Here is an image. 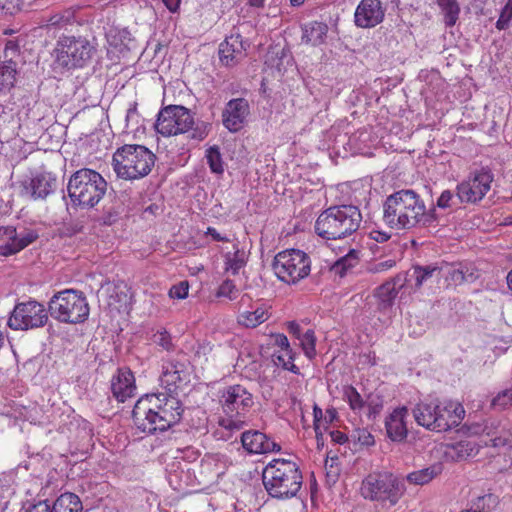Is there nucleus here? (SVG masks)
Instances as JSON below:
<instances>
[{
    "mask_svg": "<svg viewBox=\"0 0 512 512\" xmlns=\"http://www.w3.org/2000/svg\"><path fill=\"white\" fill-rule=\"evenodd\" d=\"M184 407L181 401L169 393L146 394L132 410L135 426L144 433L163 432L178 424Z\"/></svg>",
    "mask_w": 512,
    "mask_h": 512,
    "instance_id": "nucleus-1",
    "label": "nucleus"
},
{
    "mask_svg": "<svg viewBox=\"0 0 512 512\" xmlns=\"http://www.w3.org/2000/svg\"><path fill=\"white\" fill-rule=\"evenodd\" d=\"M437 219L436 209L433 207L427 210L424 200L412 189L394 192L383 204V221L392 229L427 227Z\"/></svg>",
    "mask_w": 512,
    "mask_h": 512,
    "instance_id": "nucleus-2",
    "label": "nucleus"
},
{
    "mask_svg": "<svg viewBox=\"0 0 512 512\" xmlns=\"http://www.w3.org/2000/svg\"><path fill=\"white\" fill-rule=\"evenodd\" d=\"M362 214L354 205L331 206L322 211L315 222L316 234L325 240H343L360 228Z\"/></svg>",
    "mask_w": 512,
    "mask_h": 512,
    "instance_id": "nucleus-3",
    "label": "nucleus"
},
{
    "mask_svg": "<svg viewBox=\"0 0 512 512\" xmlns=\"http://www.w3.org/2000/svg\"><path fill=\"white\" fill-rule=\"evenodd\" d=\"M262 480L268 495L279 500L296 497L303 484L299 466L286 459L270 461L263 470Z\"/></svg>",
    "mask_w": 512,
    "mask_h": 512,
    "instance_id": "nucleus-4",
    "label": "nucleus"
},
{
    "mask_svg": "<svg viewBox=\"0 0 512 512\" xmlns=\"http://www.w3.org/2000/svg\"><path fill=\"white\" fill-rule=\"evenodd\" d=\"M155 160V154L147 147L126 144L114 152L112 167L119 178L132 181L147 176L154 167Z\"/></svg>",
    "mask_w": 512,
    "mask_h": 512,
    "instance_id": "nucleus-5",
    "label": "nucleus"
},
{
    "mask_svg": "<svg viewBox=\"0 0 512 512\" xmlns=\"http://www.w3.org/2000/svg\"><path fill=\"white\" fill-rule=\"evenodd\" d=\"M360 493L366 500L395 506L406 493L405 480L390 471H375L362 480Z\"/></svg>",
    "mask_w": 512,
    "mask_h": 512,
    "instance_id": "nucleus-6",
    "label": "nucleus"
},
{
    "mask_svg": "<svg viewBox=\"0 0 512 512\" xmlns=\"http://www.w3.org/2000/svg\"><path fill=\"white\" fill-rule=\"evenodd\" d=\"M155 129L166 137L190 131V138L203 140L208 135L209 124L195 122L191 111L184 106L170 105L158 113Z\"/></svg>",
    "mask_w": 512,
    "mask_h": 512,
    "instance_id": "nucleus-7",
    "label": "nucleus"
},
{
    "mask_svg": "<svg viewBox=\"0 0 512 512\" xmlns=\"http://www.w3.org/2000/svg\"><path fill=\"white\" fill-rule=\"evenodd\" d=\"M67 191L73 205L92 208L105 195L107 182L97 171L82 168L71 175Z\"/></svg>",
    "mask_w": 512,
    "mask_h": 512,
    "instance_id": "nucleus-8",
    "label": "nucleus"
},
{
    "mask_svg": "<svg viewBox=\"0 0 512 512\" xmlns=\"http://www.w3.org/2000/svg\"><path fill=\"white\" fill-rule=\"evenodd\" d=\"M89 305L81 291L65 289L54 294L48 302L50 316L67 324H79L87 320Z\"/></svg>",
    "mask_w": 512,
    "mask_h": 512,
    "instance_id": "nucleus-9",
    "label": "nucleus"
},
{
    "mask_svg": "<svg viewBox=\"0 0 512 512\" xmlns=\"http://www.w3.org/2000/svg\"><path fill=\"white\" fill-rule=\"evenodd\" d=\"M96 51V46L85 37L63 35L54 49L55 64L67 70L83 68L90 63Z\"/></svg>",
    "mask_w": 512,
    "mask_h": 512,
    "instance_id": "nucleus-10",
    "label": "nucleus"
},
{
    "mask_svg": "<svg viewBox=\"0 0 512 512\" xmlns=\"http://www.w3.org/2000/svg\"><path fill=\"white\" fill-rule=\"evenodd\" d=\"M272 269L277 278L286 284H296L310 273L309 256L298 249L279 252L273 260Z\"/></svg>",
    "mask_w": 512,
    "mask_h": 512,
    "instance_id": "nucleus-11",
    "label": "nucleus"
},
{
    "mask_svg": "<svg viewBox=\"0 0 512 512\" xmlns=\"http://www.w3.org/2000/svg\"><path fill=\"white\" fill-rule=\"evenodd\" d=\"M48 321V312L41 303L30 300L18 303L9 319L8 325L13 330H29L43 327Z\"/></svg>",
    "mask_w": 512,
    "mask_h": 512,
    "instance_id": "nucleus-12",
    "label": "nucleus"
},
{
    "mask_svg": "<svg viewBox=\"0 0 512 512\" xmlns=\"http://www.w3.org/2000/svg\"><path fill=\"white\" fill-rule=\"evenodd\" d=\"M219 402L226 416H245L254 404L252 394L242 385H230L220 391Z\"/></svg>",
    "mask_w": 512,
    "mask_h": 512,
    "instance_id": "nucleus-13",
    "label": "nucleus"
},
{
    "mask_svg": "<svg viewBox=\"0 0 512 512\" xmlns=\"http://www.w3.org/2000/svg\"><path fill=\"white\" fill-rule=\"evenodd\" d=\"M493 174L486 169L471 173L470 176L457 184L456 190L464 204H475L481 201L490 190Z\"/></svg>",
    "mask_w": 512,
    "mask_h": 512,
    "instance_id": "nucleus-14",
    "label": "nucleus"
},
{
    "mask_svg": "<svg viewBox=\"0 0 512 512\" xmlns=\"http://www.w3.org/2000/svg\"><path fill=\"white\" fill-rule=\"evenodd\" d=\"M37 231L23 229L17 232L13 226H0V254L3 256L14 255L38 239Z\"/></svg>",
    "mask_w": 512,
    "mask_h": 512,
    "instance_id": "nucleus-15",
    "label": "nucleus"
},
{
    "mask_svg": "<svg viewBox=\"0 0 512 512\" xmlns=\"http://www.w3.org/2000/svg\"><path fill=\"white\" fill-rule=\"evenodd\" d=\"M250 113V106L245 98L229 100L222 111V123L232 133L240 131Z\"/></svg>",
    "mask_w": 512,
    "mask_h": 512,
    "instance_id": "nucleus-16",
    "label": "nucleus"
},
{
    "mask_svg": "<svg viewBox=\"0 0 512 512\" xmlns=\"http://www.w3.org/2000/svg\"><path fill=\"white\" fill-rule=\"evenodd\" d=\"M384 16L380 0H361L355 10L354 22L360 28H373L383 21Z\"/></svg>",
    "mask_w": 512,
    "mask_h": 512,
    "instance_id": "nucleus-17",
    "label": "nucleus"
},
{
    "mask_svg": "<svg viewBox=\"0 0 512 512\" xmlns=\"http://www.w3.org/2000/svg\"><path fill=\"white\" fill-rule=\"evenodd\" d=\"M243 448L250 454L278 452L281 446L259 430H248L241 434Z\"/></svg>",
    "mask_w": 512,
    "mask_h": 512,
    "instance_id": "nucleus-18",
    "label": "nucleus"
},
{
    "mask_svg": "<svg viewBox=\"0 0 512 512\" xmlns=\"http://www.w3.org/2000/svg\"><path fill=\"white\" fill-rule=\"evenodd\" d=\"M437 432L448 431L457 427L465 416V410L461 403L456 401L438 402Z\"/></svg>",
    "mask_w": 512,
    "mask_h": 512,
    "instance_id": "nucleus-19",
    "label": "nucleus"
},
{
    "mask_svg": "<svg viewBox=\"0 0 512 512\" xmlns=\"http://www.w3.org/2000/svg\"><path fill=\"white\" fill-rule=\"evenodd\" d=\"M160 380L169 394L174 392L181 384H185L189 381L187 366L176 360L165 361L162 364Z\"/></svg>",
    "mask_w": 512,
    "mask_h": 512,
    "instance_id": "nucleus-20",
    "label": "nucleus"
},
{
    "mask_svg": "<svg viewBox=\"0 0 512 512\" xmlns=\"http://www.w3.org/2000/svg\"><path fill=\"white\" fill-rule=\"evenodd\" d=\"M248 44L241 35H231L219 47V58L225 66H234L245 56Z\"/></svg>",
    "mask_w": 512,
    "mask_h": 512,
    "instance_id": "nucleus-21",
    "label": "nucleus"
},
{
    "mask_svg": "<svg viewBox=\"0 0 512 512\" xmlns=\"http://www.w3.org/2000/svg\"><path fill=\"white\" fill-rule=\"evenodd\" d=\"M111 390L119 402H124L127 398L134 396L136 386L132 371L126 367L119 368L112 377Z\"/></svg>",
    "mask_w": 512,
    "mask_h": 512,
    "instance_id": "nucleus-22",
    "label": "nucleus"
},
{
    "mask_svg": "<svg viewBox=\"0 0 512 512\" xmlns=\"http://www.w3.org/2000/svg\"><path fill=\"white\" fill-rule=\"evenodd\" d=\"M408 415V409L403 406L393 410L385 420L387 436L394 442H402L408 435V428L405 418Z\"/></svg>",
    "mask_w": 512,
    "mask_h": 512,
    "instance_id": "nucleus-23",
    "label": "nucleus"
},
{
    "mask_svg": "<svg viewBox=\"0 0 512 512\" xmlns=\"http://www.w3.org/2000/svg\"><path fill=\"white\" fill-rule=\"evenodd\" d=\"M412 414L419 426L437 432L438 402H420L414 406Z\"/></svg>",
    "mask_w": 512,
    "mask_h": 512,
    "instance_id": "nucleus-24",
    "label": "nucleus"
},
{
    "mask_svg": "<svg viewBox=\"0 0 512 512\" xmlns=\"http://www.w3.org/2000/svg\"><path fill=\"white\" fill-rule=\"evenodd\" d=\"M56 188V178L49 173H40L30 180L29 189L34 200L45 199Z\"/></svg>",
    "mask_w": 512,
    "mask_h": 512,
    "instance_id": "nucleus-25",
    "label": "nucleus"
},
{
    "mask_svg": "<svg viewBox=\"0 0 512 512\" xmlns=\"http://www.w3.org/2000/svg\"><path fill=\"white\" fill-rule=\"evenodd\" d=\"M449 284L460 285L464 282H471L474 280L473 272L463 264H449L444 263L441 265V275Z\"/></svg>",
    "mask_w": 512,
    "mask_h": 512,
    "instance_id": "nucleus-26",
    "label": "nucleus"
},
{
    "mask_svg": "<svg viewBox=\"0 0 512 512\" xmlns=\"http://www.w3.org/2000/svg\"><path fill=\"white\" fill-rule=\"evenodd\" d=\"M303 43L318 46L324 43L328 32L327 24L318 21H312L301 26Z\"/></svg>",
    "mask_w": 512,
    "mask_h": 512,
    "instance_id": "nucleus-27",
    "label": "nucleus"
},
{
    "mask_svg": "<svg viewBox=\"0 0 512 512\" xmlns=\"http://www.w3.org/2000/svg\"><path fill=\"white\" fill-rule=\"evenodd\" d=\"M403 286V279L397 276L390 281L385 282L377 289L380 309H387L392 306L398 290Z\"/></svg>",
    "mask_w": 512,
    "mask_h": 512,
    "instance_id": "nucleus-28",
    "label": "nucleus"
},
{
    "mask_svg": "<svg viewBox=\"0 0 512 512\" xmlns=\"http://www.w3.org/2000/svg\"><path fill=\"white\" fill-rule=\"evenodd\" d=\"M233 248V252H227L224 255L225 270L231 272L232 275H237L239 271L246 266L248 254L236 244Z\"/></svg>",
    "mask_w": 512,
    "mask_h": 512,
    "instance_id": "nucleus-29",
    "label": "nucleus"
},
{
    "mask_svg": "<svg viewBox=\"0 0 512 512\" xmlns=\"http://www.w3.org/2000/svg\"><path fill=\"white\" fill-rule=\"evenodd\" d=\"M53 512H83L80 498L70 492L61 494L53 503Z\"/></svg>",
    "mask_w": 512,
    "mask_h": 512,
    "instance_id": "nucleus-30",
    "label": "nucleus"
},
{
    "mask_svg": "<svg viewBox=\"0 0 512 512\" xmlns=\"http://www.w3.org/2000/svg\"><path fill=\"white\" fill-rule=\"evenodd\" d=\"M442 472V465L440 463L433 464L429 467L413 471L406 476V480L410 484L425 485L440 475Z\"/></svg>",
    "mask_w": 512,
    "mask_h": 512,
    "instance_id": "nucleus-31",
    "label": "nucleus"
},
{
    "mask_svg": "<svg viewBox=\"0 0 512 512\" xmlns=\"http://www.w3.org/2000/svg\"><path fill=\"white\" fill-rule=\"evenodd\" d=\"M441 265L430 264L425 266H414L409 275L415 281V287L420 288L424 283L430 281L433 277H440Z\"/></svg>",
    "mask_w": 512,
    "mask_h": 512,
    "instance_id": "nucleus-32",
    "label": "nucleus"
},
{
    "mask_svg": "<svg viewBox=\"0 0 512 512\" xmlns=\"http://www.w3.org/2000/svg\"><path fill=\"white\" fill-rule=\"evenodd\" d=\"M443 15L446 27H453L460 14V6L457 0H436Z\"/></svg>",
    "mask_w": 512,
    "mask_h": 512,
    "instance_id": "nucleus-33",
    "label": "nucleus"
},
{
    "mask_svg": "<svg viewBox=\"0 0 512 512\" xmlns=\"http://www.w3.org/2000/svg\"><path fill=\"white\" fill-rule=\"evenodd\" d=\"M268 318V311L263 307H258L254 311H245L241 313L238 318V322L247 328H255L264 323Z\"/></svg>",
    "mask_w": 512,
    "mask_h": 512,
    "instance_id": "nucleus-34",
    "label": "nucleus"
},
{
    "mask_svg": "<svg viewBox=\"0 0 512 512\" xmlns=\"http://www.w3.org/2000/svg\"><path fill=\"white\" fill-rule=\"evenodd\" d=\"M358 261V252L355 249H350L345 256L339 258L332 265L331 270L335 275L343 277L349 269L354 268L358 264Z\"/></svg>",
    "mask_w": 512,
    "mask_h": 512,
    "instance_id": "nucleus-35",
    "label": "nucleus"
},
{
    "mask_svg": "<svg viewBox=\"0 0 512 512\" xmlns=\"http://www.w3.org/2000/svg\"><path fill=\"white\" fill-rule=\"evenodd\" d=\"M16 73L15 62H0V92L13 87L16 80Z\"/></svg>",
    "mask_w": 512,
    "mask_h": 512,
    "instance_id": "nucleus-36",
    "label": "nucleus"
},
{
    "mask_svg": "<svg viewBox=\"0 0 512 512\" xmlns=\"http://www.w3.org/2000/svg\"><path fill=\"white\" fill-rule=\"evenodd\" d=\"M75 22V10L72 8L65 9L58 13H55L47 20V28H64L67 25H71Z\"/></svg>",
    "mask_w": 512,
    "mask_h": 512,
    "instance_id": "nucleus-37",
    "label": "nucleus"
},
{
    "mask_svg": "<svg viewBox=\"0 0 512 512\" xmlns=\"http://www.w3.org/2000/svg\"><path fill=\"white\" fill-rule=\"evenodd\" d=\"M343 397L354 412L360 413L366 407V401L362 398L356 388L351 385L344 386Z\"/></svg>",
    "mask_w": 512,
    "mask_h": 512,
    "instance_id": "nucleus-38",
    "label": "nucleus"
},
{
    "mask_svg": "<svg viewBox=\"0 0 512 512\" xmlns=\"http://www.w3.org/2000/svg\"><path fill=\"white\" fill-rule=\"evenodd\" d=\"M463 203L459 197V192L454 193L451 190H444L437 199L436 206L440 209H456Z\"/></svg>",
    "mask_w": 512,
    "mask_h": 512,
    "instance_id": "nucleus-39",
    "label": "nucleus"
},
{
    "mask_svg": "<svg viewBox=\"0 0 512 512\" xmlns=\"http://www.w3.org/2000/svg\"><path fill=\"white\" fill-rule=\"evenodd\" d=\"M274 362L283 369L293 372L294 374L299 373V368L293 363L294 355L292 349L279 350L275 352Z\"/></svg>",
    "mask_w": 512,
    "mask_h": 512,
    "instance_id": "nucleus-40",
    "label": "nucleus"
},
{
    "mask_svg": "<svg viewBox=\"0 0 512 512\" xmlns=\"http://www.w3.org/2000/svg\"><path fill=\"white\" fill-rule=\"evenodd\" d=\"M207 163L210 167V170L215 174H222L224 172L223 160L220 153V150L217 146L209 147L206 150Z\"/></svg>",
    "mask_w": 512,
    "mask_h": 512,
    "instance_id": "nucleus-41",
    "label": "nucleus"
},
{
    "mask_svg": "<svg viewBox=\"0 0 512 512\" xmlns=\"http://www.w3.org/2000/svg\"><path fill=\"white\" fill-rule=\"evenodd\" d=\"M300 345L304 351V354L309 358L313 359L316 355V337L313 330L309 329L301 335L299 338Z\"/></svg>",
    "mask_w": 512,
    "mask_h": 512,
    "instance_id": "nucleus-42",
    "label": "nucleus"
},
{
    "mask_svg": "<svg viewBox=\"0 0 512 512\" xmlns=\"http://www.w3.org/2000/svg\"><path fill=\"white\" fill-rule=\"evenodd\" d=\"M512 403V388L506 389L497 394L492 401L491 407L496 410H503L509 407Z\"/></svg>",
    "mask_w": 512,
    "mask_h": 512,
    "instance_id": "nucleus-43",
    "label": "nucleus"
},
{
    "mask_svg": "<svg viewBox=\"0 0 512 512\" xmlns=\"http://www.w3.org/2000/svg\"><path fill=\"white\" fill-rule=\"evenodd\" d=\"M495 501L496 498L492 494L483 495L477 498L470 509L460 512H485V509L489 508L490 504L495 503Z\"/></svg>",
    "mask_w": 512,
    "mask_h": 512,
    "instance_id": "nucleus-44",
    "label": "nucleus"
},
{
    "mask_svg": "<svg viewBox=\"0 0 512 512\" xmlns=\"http://www.w3.org/2000/svg\"><path fill=\"white\" fill-rule=\"evenodd\" d=\"M244 416H227L225 418H221L219 420V425L223 427L226 430L233 431V430H240L243 428L245 421Z\"/></svg>",
    "mask_w": 512,
    "mask_h": 512,
    "instance_id": "nucleus-45",
    "label": "nucleus"
},
{
    "mask_svg": "<svg viewBox=\"0 0 512 512\" xmlns=\"http://www.w3.org/2000/svg\"><path fill=\"white\" fill-rule=\"evenodd\" d=\"M189 291L188 281H181L178 284L173 285L169 290V297L172 299L182 300L187 298Z\"/></svg>",
    "mask_w": 512,
    "mask_h": 512,
    "instance_id": "nucleus-46",
    "label": "nucleus"
},
{
    "mask_svg": "<svg viewBox=\"0 0 512 512\" xmlns=\"http://www.w3.org/2000/svg\"><path fill=\"white\" fill-rule=\"evenodd\" d=\"M453 451L456 454L457 459H464L472 455L474 451L473 445L468 441H460L452 446Z\"/></svg>",
    "mask_w": 512,
    "mask_h": 512,
    "instance_id": "nucleus-47",
    "label": "nucleus"
},
{
    "mask_svg": "<svg viewBox=\"0 0 512 512\" xmlns=\"http://www.w3.org/2000/svg\"><path fill=\"white\" fill-rule=\"evenodd\" d=\"M237 288L232 280L226 279L223 281V283L219 286V289L217 291L218 297H227L230 300L236 298Z\"/></svg>",
    "mask_w": 512,
    "mask_h": 512,
    "instance_id": "nucleus-48",
    "label": "nucleus"
},
{
    "mask_svg": "<svg viewBox=\"0 0 512 512\" xmlns=\"http://www.w3.org/2000/svg\"><path fill=\"white\" fill-rule=\"evenodd\" d=\"M511 20H512V11L507 6H504V8L502 9L501 14L499 16V19L496 22V28L498 30L507 29Z\"/></svg>",
    "mask_w": 512,
    "mask_h": 512,
    "instance_id": "nucleus-49",
    "label": "nucleus"
},
{
    "mask_svg": "<svg viewBox=\"0 0 512 512\" xmlns=\"http://www.w3.org/2000/svg\"><path fill=\"white\" fill-rule=\"evenodd\" d=\"M494 427V422H491L490 425H488V423H485V424H472L469 428H468V431L471 435H478V434H482V433H485L487 435H491L492 434V431H491V428Z\"/></svg>",
    "mask_w": 512,
    "mask_h": 512,
    "instance_id": "nucleus-50",
    "label": "nucleus"
},
{
    "mask_svg": "<svg viewBox=\"0 0 512 512\" xmlns=\"http://www.w3.org/2000/svg\"><path fill=\"white\" fill-rule=\"evenodd\" d=\"M154 338L155 343L161 346L162 348L166 350H169L171 348V337L166 331L156 334Z\"/></svg>",
    "mask_w": 512,
    "mask_h": 512,
    "instance_id": "nucleus-51",
    "label": "nucleus"
},
{
    "mask_svg": "<svg viewBox=\"0 0 512 512\" xmlns=\"http://www.w3.org/2000/svg\"><path fill=\"white\" fill-rule=\"evenodd\" d=\"M357 440L364 446H371L375 442L373 435L365 429L357 431Z\"/></svg>",
    "mask_w": 512,
    "mask_h": 512,
    "instance_id": "nucleus-52",
    "label": "nucleus"
},
{
    "mask_svg": "<svg viewBox=\"0 0 512 512\" xmlns=\"http://www.w3.org/2000/svg\"><path fill=\"white\" fill-rule=\"evenodd\" d=\"M366 406L368 407L369 410V417H375L377 414L380 413L383 407L381 402L375 401L372 397L368 398V400L366 401Z\"/></svg>",
    "mask_w": 512,
    "mask_h": 512,
    "instance_id": "nucleus-53",
    "label": "nucleus"
},
{
    "mask_svg": "<svg viewBox=\"0 0 512 512\" xmlns=\"http://www.w3.org/2000/svg\"><path fill=\"white\" fill-rule=\"evenodd\" d=\"M25 512H53V509L47 501H39L29 507Z\"/></svg>",
    "mask_w": 512,
    "mask_h": 512,
    "instance_id": "nucleus-54",
    "label": "nucleus"
},
{
    "mask_svg": "<svg viewBox=\"0 0 512 512\" xmlns=\"http://www.w3.org/2000/svg\"><path fill=\"white\" fill-rule=\"evenodd\" d=\"M370 236L376 242L383 243L390 239L391 234L379 230H373L370 232Z\"/></svg>",
    "mask_w": 512,
    "mask_h": 512,
    "instance_id": "nucleus-55",
    "label": "nucleus"
},
{
    "mask_svg": "<svg viewBox=\"0 0 512 512\" xmlns=\"http://www.w3.org/2000/svg\"><path fill=\"white\" fill-rule=\"evenodd\" d=\"M275 345L280 348V350L291 349L288 338L284 334H276L275 336Z\"/></svg>",
    "mask_w": 512,
    "mask_h": 512,
    "instance_id": "nucleus-56",
    "label": "nucleus"
},
{
    "mask_svg": "<svg viewBox=\"0 0 512 512\" xmlns=\"http://www.w3.org/2000/svg\"><path fill=\"white\" fill-rule=\"evenodd\" d=\"M330 436L332 438V441L338 444H344L348 440L347 435L338 430L331 431Z\"/></svg>",
    "mask_w": 512,
    "mask_h": 512,
    "instance_id": "nucleus-57",
    "label": "nucleus"
},
{
    "mask_svg": "<svg viewBox=\"0 0 512 512\" xmlns=\"http://www.w3.org/2000/svg\"><path fill=\"white\" fill-rule=\"evenodd\" d=\"M287 328H288L289 333L291 335H293L294 337H296L297 339H299L301 337L302 333H301L300 325L298 323H296L295 321L289 322Z\"/></svg>",
    "mask_w": 512,
    "mask_h": 512,
    "instance_id": "nucleus-58",
    "label": "nucleus"
},
{
    "mask_svg": "<svg viewBox=\"0 0 512 512\" xmlns=\"http://www.w3.org/2000/svg\"><path fill=\"white\" fill-rule=\"evenodd\" d=\"M395 265V261L394 260H386V261H382V262H379L375 265V271L376 272H381V271H385V270H388L390 268H392L393 266Z\"/></svg>",
    "mask_w": 512,
    "mask_h": 512,
    "instance_id": "nucleus-59",
    "label": "nucleus"
},
{
    "mask_svg": "<svg viewBox=\"0 0 512 512\" xmlns=\"http://www.w3.org/2000/svg\"><path fill=\"white\" fill-rule=\"evenodd\" d=\"M207 234L210 235L213 240L219 241V242H228L229 239L227 237L221 236L217 230L213 227H208Z\"/></svg>",
    "mask_w": 512,
    "mask_h": 512,
    "instance_id": "nucleus-60",
    "label": "nucleus"
},
{
    "mask_svg": "<svg viewBox=\"0 0 512 512\" xmlns=\"http://www.w3.org/2000/svg\"><path fill=\"white\" fill-rule=\"evenodd\" d=\"M19 6V0H0V7L6 10H12Z\"/></svg>",
    "mask_w": 512,
    "mask_h": 512,
    "instance_id": "nucleus-61",
    "label": "nucleus"
},
{
    "mask_svg": "<svg viewBox=\"0 0 512 512\" xmlns=\"http://www.w3.org/2000/svg\"><path fill=\"white\" fill-rule=\"evenodd\" d=\"M167 9L171 12H176L179 8L181 0H162Z\"/></svg>",
    "mask_w": 512,
    "mask_h": 512,
    "instance_id": "nucleus-62",
    "label": "nucleus"
},
{
    "mask_svg": "<svg viewBox=\"0 0 512 512\" xmlns=\"http://www.w3.org/2000/svg\"><path fill=\"white\" fill-rule=\"evenodd\" d=\"M338 412L335 408H329L325 412L324 419L328 423H332L337 418Z\"/></svg>",
    "mask_w": 512,
    "mask_h": 512,
    "instance_id": "nucleus-63",
    "label": "nucleus"
},
{
    "mask_svg": "<svg viewBox=\"0 0 512 512\" xmlns=\"http://www.w3.org/2000/svg\"><path fill=\"white\" fill-rule=\"evenodd\" d=\"M136 116H138L137 115V103H133L127 110V114H126L127 123H129Z\"/></svg>",
    "mask_w": 512,
    "mask_h": 512,
    "instance_id": "nucleus-64",
    "label": "nucleus"
}]
</instances>
